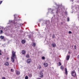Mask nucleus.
Instances as JSON below:
<instances>
[{
	"label": "nucleus",
	"mask_w": 79,
	"mask_h": 79,
	"mask_svg": "<svg viewBox=\"0 0 79 79\" xmlns=\"http://www.w3.org/2000/svg\"><path fill=\"white\" fill-rule=\"evenodd\" d=\"M61 12H62V9H61V8L59 6H58V9L57 10L56 13L57 15V18H58V16H59V15H58V14H59V13H61Z\"/></svg>",
	"instance_id": "1"
},
{
	"label": "nucleus",
	"mask_w": 79,
	"mask_h": 79,
	"mask_svg": "<svg viewBox=\"0 0 79 79\" xmlns=\"http://www.w3.org/2000/svg\"><path fill=\"white\" fill-rule=\"evenodd\" d=\"M44 23V24H46V26H50V21L49 20L44 21L43 24Z\"/></svg>",
	"instance_id": "2"
},
{
	"label": "nucleus",
	"mask_w": 79,
	"mask_h": 79,
	"mask_svg": "<svg viewBox=\"0 0 79 79\" xmlns=\"http://www.w3.org/2000/svg\"><path fill=\"white\" fill-rule=\"evenodd\" d=\"M12 57H14V58L16 59V52H14V51H12Z\"/></svg>",
	"instance_id": "3"
},
{
	"label": "nucleus",
	"mask_w": 79,
	"mask_h": 79,
	"mask_svg": "<svg viewBox=\"0 0 79 79\" xmlns=\"http://www.w3.org/2000/svg\"><path fill=\"white\" fill-rule=\"evenodd\" d=\"M71 74H72V76H73V77H75L76 76V72H75V71H72Z\"/></svg>",
	"instance_id": "4"
},
{
	"label": "nucleus",
	"mask_w": 79,
	"mask_h": 79,
	"mask_svg": "<svg viewBox=\"0 0 79 79\" xmlns=\"http://www.w3.org/2000/svg\"><path fill=\"white\" fill-rule=\"evenodd\" d=\"M14 57H11V61L12 63H14L15 61V58H14Z\"/></svg>",
	"instance_id": "5"
},
{
	"label": "nucleus",
	"mask_w": 79,
	"mask_h": 79,
	"mask_svg": "<svg viewBox=\"0 0 79 79\" xmlns=\"http://www.w3.org/2000/svg\"><path fill=\"white\" fill-rule=\"evenodd\" d=\"M4 64L5 66H9V63L8 62H6Z\"/></svg>",
	"instance_id": "6"
},
{
	"label": "nucleus",
	"mask_w": 79,
	"mask_h": 79,
	"mask_svg": "<svg viewBox=\"0 0 79 79\" xmlns=\"http://www.w3.org/2000/svg\"><path fill=\"white\" fill-rule=\"evenodd\" d=\"M70 58V56L69 55H67L66 56V60H69Z\"/></svg>",
	"instance_id": "7"
},
{
	"label": "nucleus",
	"mask_w": 79,
	"mask_h": 79,
	"mask_svg": "<svg viewBox=\"0 0 79 79\" xmlns=\"http://www.w3.org/2000/svg\"><path fill=\"white\" fill-rule=\"evenodd\" d=\"M27 63H31V59H29L27 60Z\"/></svg>",
	"instance_id": "8"
},
{
	"label": "nucleus",
	"mask_w": 79,
	"mask_h": 79,
	"mask_svg": "<svg viewBox=\"0 0 79 79\" xmlns=\"http://www.w3.org/2000/svg\"><path fill=\"white\" fill-rule=\"evenodd\" d=\"M40 74L41 75V77H43V73H42V71L40 72Z\"/></svg>",
	"instance_id": "9"
},
{
	"label": "nucleus",
	"mask_w": 79,
	"mask_h": 79,
	"mask_svg": "<svg viewBox=\"0 0 79 79\" xmlns=\"http://www.w3.org/2000/svg\"><path fill=\"white\" fill-rule=\"evenodd\" d=\"M44 65L45 67H47V66H48V64H47V63H44Z\"/></svg>",
	"instance_id": "10"
},
{
	"label": "nucleus",
	"mask_w": 79,
	"mask_h": 79,
	"mask_svg": "<svg viewBox=\"0 0 79 79\" xmlns=\"http://www.w3.org/2000/svg\"><path fill=\"white\" fill-rule=\"evenodd\" d=\"M65 74L66 75L68 74V71H67V69L65 68Z\"/></svg>",
	"instance_id": "11"
},
{
	"label": "nucleus",
	"mask_w": 79,
	"mask_h": 79,
	"mask_svg": "<svg viewBox=\"0 0 79 79\" xmlns=\"http://www.w3.org/2000/svg\"><path fill=\"white\" fill-rule=\"evenodd\" d=\"M22 51V53L23 55H25V54H26V51H25V50H23Z\"/></svg>",
	"instance_id": "12"
},
{
	"label": "nucleus",
	"mask_w": 79,
	"mask_h": 79,
	"mask_svg": "<svg viewBox=\"0 0 79 79\" xmlns=\"http://www.w3.org/2000/svg\"><path fill=\"white\" fill-rule=\"evenodd\" d=\"M21 42L22 44H25V43H26V40H22Z\"/></svg>",
	"instance_id": "13"
},
{
	"label": "nucleus",
	"mask_w": 79,
	"mask_h": 79,
	"mask_svg": "<svg viewBox=\"0 0 79 79\" xmlns=\"http://www.w3.org/2000/svg\"><path fill=\"white\" fill-rule=\"evenodd\" d=\"M16 74L17 75H19L20 74V72L19 71H17L16 72Z\"/></svg>",
	"instance_id": "14"
},
{
	"label": "nucleus",
	"mask_w": 79,
	"mask_h": 79,
	"mask_svg": "<svg viewBox=\"0 0 79 79\" xmlns=\"http://www.w3.org/2000/svg\"><path fill=\"white\" fill-rule=\"evenodd\" d=\"M52 45L53 47H56V44L52 43Z\"/></svg>",
	"instance_id": "15"
},
{
	"label": "nucleus",
	"mask_w": 79,
	"mask_h": 79,
	"mask_svg": "<svg viewBox=\"0 0 79 79\" xmlns=\"http://www.w3.org/2000/svg\"><path fill=\"white\" fill-rule=\"evenodd\" d=\"M32 46H33V47H35V43L33 42L32 44Z\"/></svg>",
	"instance_id": "16"
},
{
	"label": "nucleus",
	"mask_w": 79,
	"mask_h": 79,
	"mask_svg": "<svg viewBox=\"0 0 79 79\" xmlns=\"http://www.w3.org/2000/svg\"><path fill=\"white\" fill-rule=\"evenodd\" d=\"M0 38L1 39H4V36L1 35L0 37Z\"/></svg>",
	"instance_id": "17"
},
{
	"label": "nucleus",
	"mask_w": 79,
	"mask_h": 79,
	"mask_svg": "<svg viewBox=\"0 0 79 79\" xmlns=\"http://www.w3.org/2000/svg\"><path fill=\"white\" fill-rule=\"evenodd\" d=\"M57 65H58V66H61V63L60 62L59 63H57Z\"/></svg>",
	"instance_id": "18"
},
{
	"label": "nucleus",
	"mask_w": 79,
	"mask_h": 79,
	"mask_svg": "<svg viewBox=\"0 0 79 79\" xmlns=\"http://www.w3.org/2000/svg\"><path fill=\"white\" fill-rule=\"evenodd\" d=\"M42 68V67L40 65H39L38 66V68H39V69H41V68Z\"/></svg>",
	"instance_id": "19"
},
{
	"label": "nucleus",
	"mask_w": 79,
	"mask_h": 79,
	"mask_svg": "<svg viewBox=\"0 0 79 79\" xmlns=\"http://www.w3.org/2000/svg\"><path fill=\"white\" fill-rule=\"evenodd\" d=\"M28 76L29 77H32V74H30L28 75Z\"/></svg>",
	"instance_id": "20"
},
{
	"label": "nucleus",
	"mask_w": 79,
	"mask_h": 79,
	"mask_svg": "<svg viewBox=\"0 0 79 79\" xmlns=\"http://www.w3.org/2000/svg\"><path fill=\"white\" fill-rule=\"evenodd\" d=\"M26 57L27 58H29V54H27L26 56Z\"/></svg>",
	"instance_id": "21"
},
{
	"label": "nucleus",
	"mask_w": 79,
	"mask_h": 79,
	"mask_svg": "<svg viewBox=\"0 0 79 79\" xmlns=\"http://www.w3.org/2000/svg\"><path fill=\"white\" fill-rule=\"evenodd\" d=\"M14 24H15V26H17V25H18V23H14Z\"/></svg>",
	"instance_id": "22"
},
{
	"label": "nucleus",
	"mask_w": 79,
	"mask_h": 79,
	"mask_svg": "<svg viewBox=\"0 0 79 79\" xmlns=\"http://www.w3.org/2000/svg\"><path fill=\"white\" fill-rule=\"evenodd\" d=\"M42 60H45V56H43L42 57Z\"/></svg>",
	"instance_id": "23"
},
{
	"label": "nucleus",
	"mask_w": 79,
	"mask_h": 79,
	"mask_svg": "<svg viewBox=\"0 0 79 79\" xmlns=\"http://www.w3.org/2000/svg\"><path fill=\"white\" fill-rule=\"evenodd\" d=\"M52 39H54V38H55V36L54 35V34L52 36Z\"/></svg>",
	"instance_id": "24"
},
{
	"label": "nucleus",
	"mask_w": 79,
	"mask_h": 79,
	"mask_svg": "<svg viewBox=\"0 0 79 79\" xmlns=\"http://www.w3.org/2000/svg\"><path fill=\"white\" fill-rule=\"evenodd\" d=\"M25 79H28V76H26L25 77Z\"/></svg>",
	"instance_id": "25"
},
{
	"label": "nucleus",
	"mask_w": 79,
	"mask_h": 79,
	"mask_svg": "<svg viewBox=\"0 0 79 79\" xmlns=\"http://www.w3.org/2000/svg\"><path fill=\"white\" fill-rule=\"evenodd\" d=\"M8 27H10V26H8L6 27V28L8 29H8H9V28H8Z\"/></svg>",
	"instance_id": "26"
},
{
	"label": "nucleus",
	"mask_w": 79,
	"mask_h": 79,
	"mask_svg": "<svg viewBox=\"0 0 79 79\" xmlns=\"http://www.w3.org/2000/svg\"><path fill=\"white\" fill-rule=\"evenodd\" d=\"M60 69H64V68H63V66H61L60 67Z\"/></svg>",
	"instance_id": "27"
},
{
	"label": "nucleus",
	"mask_w": 79,
	"mask_h": 79,
	"mask_svg": "<svg viewBox=\"0 0 79 79\" xmlns=\"http://www.w3.org/2000/svg\"><path fill=\"white\" fill-rule=\"evenodd\" d=\"M67 21H69V17L67 18Z\"/></svg>",
	"instance_id": "28"
},
{
	"label": "nucleus",
	"mask_w": 79,
	"mask_h": 79,
	"mask_svg": "<svg viewBox=\"0 0 79 79\" xmlns=\"http://www.w3.org/2000/svg\"><path fill=\"white\" fill-rule=\"evenodd\" d=\"M9 22L10 23H12V22H13V21H11L10 20L9 21Z\"/></svg>",
	"instance_id": "29"
},
{
	"label": "nucleus",
	"mask_w": 79,
	"mask_h": 79,
	"mask_svg": "<svg viewBox=\"0 0 79 79\" xmlns=\"http://www.w3.org/2000/svg\"><path fill=\"white\" fill-rule=\"evenodd\" d=\"M74 48L76 50V48H77V47H76V46L75 45L74 46Z\"/></svg>",
	"instance_id": "30"
},
{
	"label": "nucleus",
	"mask_w": 79,
	"mask_h": 79,
	"mask_svg": "<svg viewBox=\"0 0 79 79\" xmlns=\"http://www.w3.org/2000/svg\"><path fill=\"white\" fill-rule=\"evenodd\" d=\"M0 32H0V34H2V33H3V31H2V30L0 31Z\"/></svg>",
	"instance_id": "31"
},
{
	"label": "nucleus",
	"mask_w": 79,
	"mask_h": 79,
	"mask_svg": "<svg viewBox=\"0 0 79 79\" xmlns=\"http://www.w3.org/2000/svg\"><path fill=\"white\" fill-rule=\"evenodd\" d=\"M2 79H6V78H5V77H2Z\"/></svg>",
	"instance_id": "32"
},
{
	"label": "nucleus",
	"mask_w": 79,
	"mask_h": 79,
	"mask_svg": "<svg viewBox=\"0 0 79 79\" xmlns=\"http://www.w3.org/2000/svg\"><path fill=\"white\" fill-rule=\"evenodd\" d=\"M28 38H29V39L31 38V35H28Z\"/></svg>",
	"instance_id": "33"
},
{
	"label": "nucleus",
	"mask_w": 79,
	"mask_h": 79,
	"mask_svg": "<svg viewBox=\"0 0 79 79\" xmlns=\"http://www.w3.org/2000/svg\"><path fill=\"white\" fill-rule=\"evenodd\" d=\"M69 34H72V32L71 31H69Z\"/></svg>",
	"instance_id": "34"
},
{
	"label": "nucleus",
	"mask_w": 79,
	"mask_h": 79,
	"mask_svg": "<svg viewBox=\"0 0 79 79\" xmlns=\"http://www.w3.org/2000/svg\"><path fill=\"white\" fill-rule=\"evenodd\" d=\"M2 1H0V5H1V4H2Z\"/></svg>",
	"instance_id": "35"
},
{
	"label": "nucleus",
	"mask_w": 79,
	"mask_h": 79,
	"mask_svg": "<svg viewBox=\"0 0 79 79\" xmlns=\"http://www.w3.org/2000/svg\"><path fill=\"white\" fill-rule=\"evenodd\" d=\"M42 19H40L39 20V22H40V21H42Z\"/></svg>",
	"instance_id": "36"
},
{
	"label": "nucleus",
	"mask_w": 79,
	"mask_h": 79,
	"mask_svg": "<svg viewBox=\"0 0 79 79\" xmlns=\"http://www.w3.org/2000/svg\"><path fill=\"white\" fill-rule=\"evenodd\" d=\"M11 70L12 71V72H13V71H14V70H13V69H11Z\"/></svg>",
	"instance_id": "37"
},
{
	"label": "nucleus",
	"mask_w": 79,
	"mask_h": 79,
	"mask_svg": "<svg viewBox=\"0 0 79 79\" xmlns=\"http://www.w3.org/2000/svg\"><path fill=\"white\" fill-rule=\"evenodd\" d=\"M0 55H2V53H1V50H0Z\"/></svg>",
	"instance_id": "38"
},
{
	"label": "nucleus",
	"mask_w": 79,
	"mask_h": 79,
	"mask_svg": "<svg viewBox=\"0 0 79 79\" xmlns=\"http://www.w3.org/2000/svg\"><path fill=\"white\" fill-rule=\"evenodd\" d=\"M53 10H52V11H51V13H53Z\"/></svg>",
	"instance_id": "39"
},
{
	"label": "nucleus",
	"mask_w": 79,
	"mask_h": 79,
	"mask_svg": "<svg viewBox=\"0 0 79 79\" xmlns=\"http://www.w3.org/2000/svg\"><path fill=\"white\" fill-rule=\"evenodd\" d=\"M7 60H9V57H7Z\"/></svg>",
	"instance_id": "40"
},
{
	"label": "nucleus",
	"mask_w": 79,
	"mask_h": 79,
	"mask_svg": "<svg viewBox=\"0 0 79 79\" xmlns=\"http://www.w3.org/2000/svg\"><path fill=\"white\" fill-rule=\"evenodd\" d=\"M75 9L76 10H77V7H76Z\"/></svg>",
	"instance_id": "41"
},
{
	"label": "nucleus",
	"mask_w": 79,
	"mask_h": 79,
	"mask_svg": "<svg viewBox=\"0 0 79 79\" xmlns=\"http://www.w3.org/2000/svg\"><path fill=\"white\" fill-rule=\"evenodd\" d=\"M14 18L15 19V15H14Z\"/></svg>",
	"instance_id": "42"
},
{
	"label": "nucleus",
	"mask_w": 79,
	"mask_h": 79,
	"mask_svg": "<svg viewBox=\"0 0 79 79\" xmlns=\"http://www.w3.org/2000/svg\"><path fill=\"white\" fill-rule=\"evenodd\" d=\"M46 30H47V29L46 28H45V30L46 31Z\"/></svg>",
	"instance_id": "43"
},
{
	"label": "nucleus",
	"mask_w": 79,
	"mask_h": 79,
	"mask_svg": "<svg viewBox=\"0 0 79 79\" xmlns=\"http://www.w3.org/2000/svg\"><path fill=\"white\" fill-rule=\"evenodd\" d=\"M69 53H70V54H71V52H69Z\"/></svg>",
	"instance_id": "44"
},
{
	"label": "nucleus",
	"mask_w": 79,
	"mask_h": 79,
	"mask_svg": "<svg viewBox=\"0 0 79 79\" xmlns=\"http://www.w3.org/2000/svg\"><path fill=\"white\" fill-rule=\"evenodd\" d=\"M48 10H51V8L48 9Z\"/></svg>",
	"instance_id": "45"
},
{
	"label": "nucleus",
	"mask_w": 79,
	"mask_h": 79,
	"mask_svg": "<svg viewBox=\"0 0 79 79\" xmlns=\"http://www.w3.org/2000/svg\"><path fill=\"white\" fill-rule=\"evenodd\" d=\"M54 17H55V15H54V16H53Z\"/></svg>",
	"instance_id": "46"
},
{
	"label": "nucleus",
	"mask_w": 79,
	"mask_h": 79,
	"mask_svg": "<svg viewBox=\"0 0 79 79\" xmlns=\"http://www.w3.org/2000/svg\"><path fill=\"white\" fill-rule=\"evenodd\" d=\"M72 2H73V0H71Z\"/></svg>",
	"instance_id": "47"
},
{
	"label": "nucleus",
	"mask_w": 79,
	"mask_h": 79,
	"mask_svg": "<svg viewBox=\"0 0 79 79\" xmlns=\"http://www.w3.org/2000/svg\"><path fill=\"white\" fill-rule=\"evenodd\" d=\"M61 23V24H63V23Z\"/></svg>",
	"instance_id": "48"
},
{
	"label": "nucleus",
	"mask_w": 79,
	"mask_h": 79,
	"mask_svg": "<svg viewBox=\"0 0 79 79\" xmlns=\"http://www.w3.org/2000/svg\"><path fill=\"white\" fill-rule=\"evenodd\" d=\"M56 5L57 6V4H56Z\"/></svg>",
	"instance_id": "49"
},
{
	"label": "nucleus",
	"mask_w": 79,
	"mask_h": 79,
	"mask_svg": "<svg viewBox=\"0 0 79 79\" xmlns=\"http://www.w3.org/2000/svg\"><path fill=\"white\" fill-rule=\"evenodd\" d=\"M79 27H77V28H78Z\"/></svg>",
	"instance_id": "50"
},
{
	"label": "nucleus",
	"mask_w": 79,
	"mask_h": 79,
	"mask_svg": "<svg viewBox=\"0 0 79 79\" xmlns=\"http://www.w3.org/2000/svg\"><path fill=\"white\" fill-rule=\"evenodd\" d=\"M78 19L79 20V17L78 18Z\"/></svg>",
	"instance_id": "51"
},
{
	"label": "nucleus",
	"mask_w": 79,
	"mask_h": 79,
	"mask_svg": "<svg viewBox=\"0 0 79 79\" xmlns=\"http://www.w3.org/2000/svg\"><path fill=\"white\" fill-rule=\"evenodd\" d=\"M72 13H73V12H72Z\"/></svg>",
	"instance_id": "52"
},
{
	"label": "nucleus",
	"mask_w": 79,
	"mask_h": 79,
	"mask_svg": "<svg viewBox=\"0 0 79 79\" xmlns=\"http://www.w3.org/2000/svg\"><path fill=\"white\" fill-rule=\"evenodd\" d=\"M46 39H45V40H46Z\"/></svg>",
	"instance_id": "53"
},
{
	"label": "nucleus",
	"mask_w": 79,
	"mask_h": 79,
	"mask_svg": "<svg viewBox=\"0 0 79 79\" xmlns=\"http://www.w3.org/2000/svg\"><path fill=\"white\" fill-rule=\"evenodd\" d=\"M47 42H48V41H47Z\"/></svg>",
	"instance_id": "54"
}]
</instances>
